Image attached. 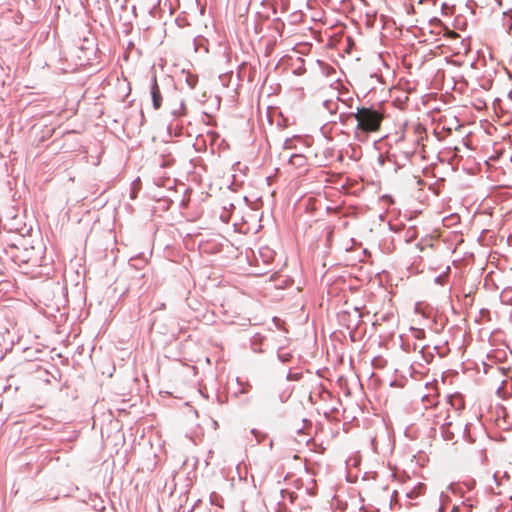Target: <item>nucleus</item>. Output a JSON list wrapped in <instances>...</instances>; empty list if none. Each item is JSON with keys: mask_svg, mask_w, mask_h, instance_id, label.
I'll use <instances>...</instances> for the list:
<instances>
[{"mask_svg": "<svg viewBox=\"0 0 512 512\" xmlns=\"http://www.w3.org/2000/svg\"><path fill=\"white\" fill-rule=\"evenodd\" d=\"M348 117L357 122L354 135L361 142L366 141L370 133L379 131L383 120L380 111L374 107H357Z\"/></svg>", "mask_w": 512, "mask_h": 512, "instance_id": "nucleus-1", "label": "nucleus"}, {"mask_svg": "<svg viewBox=\"0 0 512 512\" xmlns=\"http://www.w3.org/2000/svg\"><path fill=\"white\" fill-rule=\"evenodd\" d=\"M150 93H151L153 107H154V109L157 110L162 105V95H161L160 88L158 86V83H157V80L155 77L152 80V84L150 87Z\"/></svg>", "mask_w": 512, "mask_h": 512, "instance_id": "nucleus-2", "label": "nucleus"}, {"mask_svg": "<svg viewBox=\"0 0 512 512\" xmlns=\"http://www.w3.org/2000/svg\"><path fill=\"white\" fill-rule=\"evenodd\" d=\"M289 164L296 168H303L307 164V158L302 154H292L289 158Z\"/></svg>", "mask_w": 512, "mask_h": 512, "instance_id": "nucleus-3", "label": "nucleus"}, {"mask_svg": "<svg viewBox=\"0 0 512 512\" xmlns=\"http://www.w3.org/2000/svg\"><path fill=\"white\" fill-rule=\"evenodd\" d=\"M486 358L489 362H491V363H488V362L482 360L483 371L486 374L489 372L490 368H493V364H496L497 362L502 361V358L497 357L496 354H486Z\"/></svg>", "mask_w": 512, "mask_h": 512, "instance_id": "nucleus-4", "label": "nucleus"}, {"mask_svg": "<svg viewBox=\"0 0 512 512\" xmlns=\"http://www.w3.org/2000/svg\"><path fill=\"white\" fill-rule=\"evenodd\" d=\"M386 364H387L386 359H384L382 357V355H380V354L376 355L375 357H373L371 359V365H372V367H374L376 369H382L386 366Z\"/></svg>", "mask_w": 512, "mask_h": 512, "instance_id": "nucleus-5", "label": "nucleus"}, {"mask_svg": "<svg viewBox=\"0 0 512 512\" xmlns=\"http://www.w3.org/2000/svg\"><path fill=\"white\" fill-rule=\"evenodd\" d=\"M450 404L456 409L460 410L464 407V402L462 399V396L460 395H453L449 398Z\"/></svg>", "mask_w": 512, "mask_h": 512, "instance_id": "nucleus-6", "label": "nucleus"}, {"mask_svg": "<svg viewBox=\"0 0 512 512\" xmlns=\"http://www.w3.org/2000/svg\"><path fill=\"white\" fill-rule=\"evenodd\" d=\"M426 489L424 484L419 483L418 486L414 487L411 491L407 493V497L410 499H414L421 495L423 491Z\"/></svg>", "mask_w": 512, "mask_h": 512, "instance_id": "nucleus-7", "label": "nucleus"}, {"mask_svg": "<svg viewBox=\"0 0 512 512\" xmlns=\"http://www.w3.org/2000/svg\"><path fill=\"white\" fill-rule=\"evenodd\" d=\"M503 27L509 33L512 29V13L504 12L503 13Z\"/></svg>", "mask_w": 512, "mask_h": 512, "instance_id": "nucleus-8", "label": "nucleus"}, {"mask_svg": "<svg viewBox=\"0 0 512 512\" xmlns=\"http://www.w3.org/2000/svg\"><path fill=\"white\" fill-rule=\"evenodd\" d=\"M323 106L330 112L335 113L338 109L337 101L334 100H325Z\"/></svg>", "mask_w": 512, "mask_h": 512, "instance_id": "nucleus-9", "label": "nucleus"}, {"mask_svg": "<svg viewBox=\"0 0 512 512\" xmlns=\"http://www.w3.org/2000/svg\"><path fill=\"white\" fill-rule=\"evenodd\" d=\"M303 373L301 371H293L292 369L289 370V373L287 374L286 378L289 381H298L302 378Z\"/></svg>", "mask_w": 512, "mask_h": 512, "instance_id": "nucleus-10", "label": "nucleus"}, {"mask_svg": "<svg viewBox=\"0 0 512 512\" xmlns=\"http://www.w3.org/2000/svg\"><path fill=\"white\" fill-rule=\"evenodd\" d=\"M281 495L283 500L288 498L291 503H293L294 500L297 498V495L294 492L288 490H281Z\"/></svg>", "mask_w": 512, "mask_h": 512, "instance_id": "nucleus-11", "label": "nucleus"}, {"mask_svg": "<svg viewBox=\"0 0 512 512\" xmlns=\"http://www.w3.org/2000/svg\"><path fill=\"white\" fill-rule=\"evenodd\" d=\"M278 355V359L282 362V363H288L291 361V358H292V354H289V353H286V354H277Z\"/></svg>", "mask_w": 512, "mask_h": 512, "instance_id": "nucleus-12", "label": "nucleus"}, {"mask_svg": "<svg viewBox=\"0 0 512 512\" xmlns=\"http://www.w3.org/2000/svg\"><path fill=\"white\" fill-rule=\"evenodd\" d=\"M251 433L255 436V438H256L258 443H260L265 438V436H266L265 434L259 432L256 429H252Z\"/></svg>", "mask_w": 512, "mask_h": 512, "instance_id": "nucleus-13", "label": "nucleus"}, {"mask_svg": "<svg viewBox=\"0 0 512 512\" xmlns=\"http://www.w3.org/2000/svg\"><path fill=\"white\" fill-rule=\"evenodd\" d=\"M184 109H185V106H184V102L182 101L181 104H180V111L178 112V111L174 110L172 112V114L175 115V116H177L179 114H184Z\"/></svg>", "mask_w": 512, "mask_h": 512, "instance_id": "nucleus-14", "label": "nucleus"}, {"mask_svg": "<svg viewBox=\"0 0 512 512\" xmlns=\"http://www.w3.org/2000/svg\"><path fill=\"white\" fill-rule=\"evenodd\" d=\"M421 355H422L423 359H424L427 363H429V362L433 359V356H434V354H432V353H429V354H421Z\"/></svg>", "mask_w": 512, "mask_h": 512, "instance_id": "nucleus-15", "label": "nucleus"}, {"mask_svg": "<svg viewBox=\"0 0 512 512\" xmlns=\"http://www.w3.org/2000/svg\"><path fill=\"white\" fill-rule=\"evenodd\" d=\"M407 237H408V239H409V240H412L414 237H416V236H415L414 229H412V228L408 229V231H407Z\"/></svg>", "mask_w": 512, "mask_h": 512, "instance_id": "nucleus-16", "label": "nucleus"}, {"mask_svg": "<svg viewBox=\"0 0 512 512\" xmlns=\"http://www.w3.org/2000/svg\"><path fill=\"white\" fill-rule=\"evenodd\" d=\"M480 314L482 317H489L490 311L488 309H481Z\"/></svg>", "mask_w": 512, "mask_h": 512, "instance_id": "nucleus-17", "label": "nucleus"}, {"mask_svg": "<svg viewBox=\"0 0 512 512\" xmlns=\"http://www.w3.org/2000/svg\"><path fill=\"white\" fill-rule=\"evenodd\" d=\"M424 334V331L423 330H417L416 331V337L419 339L421 337V335Z\"/></svg>", "mask_w": 512, "mask_h": 512, "instance_id": "nucleus-18", "label": "nucleus"}, {"mask_svg": "<svg viewBox=\"0 0 512 512\" xmlns=\"http://www.w3.org/2000/svg\"><path fill=\"white\" fill-rule=\"evenodd\" d=\"M188 84H189V86H190L191 88H194V86H195V84H196V80H195V79H194V80H192V81L188 80Z\"/></svg>", "mask_w": 512, "mask_h": 512, "instance_id": "nucleus-19", "label": "nucleus"}, {"mask_svg": "<svg viewBox=\"0 0 512 512\" xmlns=\"http://www.w3.org/2000/svg\"><path fill=\"white\" fill-rule=\"evenodd\" d=\"M435 282L438 283V284H442V276H437L435 278Z\"/></svg>", "mask_w": 512, "mask_h": 512, "instance_id": "nucleus-20", "label": "nucleus"}, {"mask_svg": "<svg viewBox=\"0 0 512 512\" xmlns=\"http://www.w3.org/2000/svg\"><path fill=\"white\" fill-rule=\"evenodd\" d=\"M204 361L205 363L210 364L211 359L208 356L204 355Z\"/></svg>", "mask_w": 512, "mask_h": 512, "instance_id": "nucleus-21", "label": "nucleus"}, {"mask_svg": "<svg viewBox=\"0 0 512 512\" xmlns=\"http://www.w3.org/2000/svg\"><path fill=\"white\" fill-rule=\"evenodd\" d=\"M422 401L424 403L429 402V397L428 396H423Z\"/></svg>", "mask_w": 512, "mask_h": 512, "instance_id": "nucleus-22", "label": "nucleus"}, {"mask_svg": "<svg viewBox=\"0 0 512 512\" xmlns=\"http://www.w3.org/2000/svg\"><path fill=\"white\" fill-rule=\"evenodd\" d=\"M424 350H425V346H421V347H420L419 352H420V353H423V352H424Z\"/></svg>", "mask_w": 512, "mask_h": 512, "instance_id": "nucleus-23", "label": "nucleus"}, {"mask_svg": "<svg viewBox=\"0 0 512 512\" xmlns=\"http://www.w3.org/2000/svg\"><path fill=\"white\" fill-rule=\"evenodd\" d=\"M438 510H439L440 512H441V511H443V505H439Z\"/></svg>", "mask_w": 512, "mask_h": 512, "instance_id": "nucleus-24", "label": "nucleus"}, {"mask_svg": "<svg viewBox=\"0 0 512 512\" xmlns=\"http://www.w3.org/2000/svg\"><path fill=\"white\" fill-rule=\"evenodd\" d=\"M456 510V507L454 506L451 510V512H454Z\"/></svg>", "mask_w": 512, "mask_h": 512, "instance_id": "nucleus-25", "label": "nucleus"}]
</instances>
